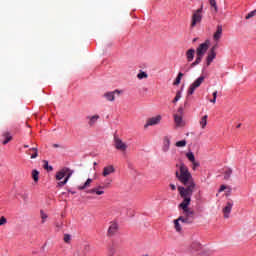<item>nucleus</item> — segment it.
I'll use <instances>...</instances> for the list:
<instances>
[{
	"mask_svg": "<svg viewBox=\"0 0 256 256\" xmlns=\"http://www.w3.org/2000/svg\"><path fill=\"white\" fill-rule=\"evenodd\" d=\"M39 153L38 152H34L32 155H31V159H37Z\"/></svg>",
	"mask_w": 256,
	"mask_h": 256,
	"instance_id": "nucleus-39",
	"label": "nucleus"
},
{
	"mask_svg": "<svg viewBox=\"0 0 256 256\" xmlns=\"http://www.w3.org/2000/svg\"><path fill=\"white\" fill-rule=\"evenodd\" d=\"M89 251H91V246L87 244L84 246V253H89Z\"/></svg>",
	"mask_w": 256,
	"mask_h": 256,
	"instance_id": "nucleus-37",
	"label": "nucleus"
},
{
	"mask_svg": "<svg viewBox=\"0 0 256 256\" xmlns=\"http://www.w3.org/2000/svg\"><path fill=\"white\" fill-rule=\"evenodd\" d=\"M97 165V162H94V166Z\"/></svg>",
	"mask_w": 256,
	"mask_h": 256,
	"instance_id": "nucleus-51",
	"label": "nucleus"
},
{
	"mask_svg": "<svg viewBox=\"0 0 256 256\" xmlns=\"http://www.w3.org/2000/svg\"><path fill=\"white\" fill-rule=\"evenodd\" d=\"M69 193H72V195H75V191L68 190Z\"/></svg>",
	"mask_w": 256,
	"mask_h": 256,
	"instance_id": "nucleus-48",
	"label": "nucleus"
},
{
	"mask_svg": "<svg viewBox=\"0 0 256 256\" xmlns=\"http://www.w3.org/2000/svg\"><path fill=\"white\" fill-rule=\"evenodd\" d=\"M186 157L187 159H189V161L192 163V162H195V154H193V152H188L186 153Z\"/></svg>",
	"mask_w": 256,
	"mask_h": 256,
	"instance_id": "nucleus-28",
	"label": "nucleus"
},
{
	"mask_svg": "<svg viewBox=\"0 0 256 256\" xmlns=\"http://www.w3.org/2000/svg\"><path fill=\"white\" fill-rule=\"evenodd\" d=\"M207 119H209L208 115H204L200 120V125L202 129H205L207 127Z\"/></svg>",
	"mask_w": 256,
	"mask_h": 256,
	"instance_id": "nucleus-23",
	"label": "nucleus"
},
{
	"mask_svg": "<svg viewBox=\"0 0 256 256\" xmlns=\"http://www.w3.org/2000/svg\"><path fill=\"white\" fill-rule=\"evenodd\" d=\"M183 201L178 205L179 209H182L183 215L178 218V221L181 223H186L187 225H191L195 221V211L190 209L191 205V197L182 198Z\"/></svg>",
	"mask_w": 256,
	"mask_h": 256,
	"instance_id": "nucleus-2",
	"label": "nucleus"
},
{
	"mask_svg": "<svg viewBox=\"0 0 256 256\" xmlns=\"http://www.w3.org/2000/svg\"><path fill=\"white\" fill-rule=\"evenodd\" d=\"M117 231H119V224L117 222H111L108 228L107 236L113 237L117 235Z\"/></svg>",
	"mask_w": 256,
	"mask_h": 256,
	"instance_id": "nucleus-7",
	"label": "nucleus"
},
{
	"mask_svg": "<svg viewBox=\"0 0 256 256\" xmlns=\"http://www.w3.org/2000/svg\"><path fill=\"white\" fill-rule=\"evenodd\" d=\"M24 147L27 149V147H29V145H24Z\"/></svg>",
	"mask_w": 256,
	"mask_h": 256,
	"instance_id": "nucleus-49",
	"label": "nucleus"
},
{
	"mask_svg": "<svg viewBox=\"0 0 256 256\" xmlns=\"http://www.w3.org/2000/svg\"><path fill=\"white\" fill-rule=\"evenodd\" d=\"M210 7H212V9H214L215 13H219V7L217 6V1L216 0H208Z\"/></svg>",
	"mask_w": 256,
	"mask_h": 256,
	"instance_id": "nucleus-21",
	"label": "nucleus"
},
{
	"mask_svg": "<svg viewBox=\"0 0 256 256\" xmlns=\"http://www.w3.org/2000/svg\"><path fill=\"white\" fill-rule=\"evenodd\" d=\"M210 42L209 40H206L204 43L200 44L198 48L196 49V60L190 65V67H196V65H199L201 61H203V57L209 50Z\"/></svg>",
	"mask_w": 256,
	"mask_h": 256,
	"instance_id": "nucleus-4",
	"label": "nucleus"
},
{
	"mask_svg": "<svg viewBox=\"0 0 256 256\" xmlns=\"http://www.w3.org/2000/svg\"><path fill=\"white\" fill-rule=\"evenodd\" d=\"M256 15V11H251L250 13L247 14V16L245 17V19H251V17H255Z\"/></svg>",
	"mask_w": 256,
	"mask_h": 256,
	"instance_id": "nucleus-34",
	"label": "nucleus"
},
{
	"mask_svg": "<svg viewBox=\"0 0 256 256\" xmlns=\"http://www.w3.org/2000/svg\"><path fill=\"white\" fill-rule=\"evenodd\" d=\"M40 215H41L42 223H45V219H47L48 217L47 214L45 213V211L41 210Z\"/></svg>",
	"mask_w": 256,
	"mask_h": 256,
	"instance_id": "nucleus-33",
	"label": "nucleus"
},
{
	"mask_svg": "<svg viewBox=\"0 0 256 256\" xmlns=\"http://www.w3.org/2000/svg\"><path fill=\"white\" fill-rule=\"evenodd\" d=\"M231 209H233V202H227L226 206L223 208L225 219H229V214L231 213Z\"/></svg>",
	"mask_w": 256,
	"mask_h": 256,
	"instance_id": "nucleus-13",
	"label": "nucleus"
},
{
	"mask_svg": "<svg viewBox=\"0 0 256 256\" xmlns=\"http://www.w3.org/2000/svg\"><path fill=\"white\" fill-rule=\"evenodd\" d=\"M44 169H49V162L47 160H44Z\"/></svg>",
	"mask_w": 256,
	"mask_h": 256,
	"instance_id": "nucleus-40",
	"label": "nucleus"
},
{
	"mask_svg": "<svg viewBox=\"0 0 256 256\" xmlns=\"http://www.w3.org/2000/svg\"><path fill=\"white\" fill-rule=\"evenodd\" d=\"M210 103H217V98H213L210 100Z\"/></svg>",
	"mask_w": 256,
	"mask_h": 256,
	"instance_id": "nucleus-44",
	"label": "nucleus"
},
{
	"mask_svg": "<svg viewBox=\"0 0 256 256\" xmlns=\"http://www.w3.org/2000/svg\"><path fill=\"white\" fill-rule=\"evenodd\" d=\"M32 178L34 179L35 183L39 182V171L32 170Z\"/></svg>",
	"mask_w": 256,
	"mask_h": 256,
	"instance_id": "nucleus-27",
	"label": "nucleus"
},
{
	"mask_svg": "<svg viewBox=\"0 0 256 256\" xmlns=\"http://www.w3.org/2000/svg\"><path fill=\"white\" fill-rule=\"evenodd\" d=\"M179 99H181V90L176 92V96L173 99L172 103H177V101H179Z\"/></svg>",
	"mask_w": 256,
	"mask_h": 256,
	"instance_id": "nucleus-30",
	"label": "nucleus"
},
{
	"mask_svg": "<svg viewBox=\"0 0 256 256\" xmlns=\"http://www.w3.org/2000/svg\"><path fill=\"white\" fill-rule=\"evenodd\" d=\"M53 147L57 148V147H59V144H53Z\"/></svg>",
	"mask_w": 256,
	"mask_h": 256,
	"instance_id": "nucleus-47",
	"label": "nucleus"
},
{
	"mask_svg": "<svg viewBox=\"0 0 256 256\" xmlns=\"http://www.w3.org/2000/svg\"><path fill=\"white\" fill-rule=\"evenodd\" d=\"M195 58V49L191 48L188 51H186V59L188 63H191L193 59Z\"/></svg>",
	"mask_w": 256,
	"mask_h": 256,
	"instance_id": "nucleus-16",
	"label": "nucleus"
},
{
	"mask_svg": "<svg viewBox=\"0 0 256 256\" xmlns=\"http://www.w3.org/2000/svg\"><path fill=\"white\" fill-rule=\"evenodd\" d=\"M179 218L174 220V227H175V230L177 231V233H181V231H183V228H181V224H179Z\"/></svg>",
	"mask_w": 256,
	"mask_h": 256,
	"instance_id": "nucleus-24",
	"label": "nucleus"
},
{
	"mask_svg": "<svg viewBox=\"0 0 256 256\" xmlns=\"http://www.w3.org/2000/svg\"><path fill=\"white\" fill-rule=\"evenodd\" d=\"M107 187L109 186H97L96 188L88 190V193H90L91 195H105V191L103 189H107Z\"/></svg>",
	"mask_w": 256,
	"mask_h": 256,
	"instance_id": "nucleus-10",
	"label": "nucleus"
},
{
	"mask_svg": "<svg viewBox=\"0 0 256 256\" xmlns=\"http://www.w3.org/2000/svg\"><path fill=\"white\" fill-rule=\"evenodd\" d=\"M203 81H205V76H200L199 78H197L188 88L187 94L193 95V93H195V89L201 87Z\"/></svg>",
	"mask_w": 256,
	"mask_h": 256,
	"instance_id": "nucleus-6",
	"label": "nucleus"
},
{
	"mask_svg": "<svg viewBox=\"0 0 256 256\" xmlns=\"http://www.w3.org/2000/svg\"><path fill=\"white\" fill-rule=\"evenodd\" d=\"M193 41H197V38H194V40Z\"/></svg>",
	"mask_w": 256,
	"mask_h": 256,
	"instance_id": "nucleus-50",
	"label": "nucleus"
},
{
	"mask_svg": "<svg viewBox=\"0 0 256 256\" xmlns=\"http://www.w3.org/2000/svg\"><path fill=\"white\" fill-rule=\"evenodd\" d=\"M181 79H183V72H179L173 85H179L181 83Z\"/></svg>",
	"mask_w": 256,
	"mask_h": 256,
	"instance_id": "nucleus-26",
	"label": "nucleus"
},
{
	"mask_svg": "<svg viewBox=\"0 0 256 256\" xmlns=\"http://www.w3.org/2000/svg\"><path fill=\"white\" fill-rule=\"evenodd\" d=\"M88 119H90L89 126L93 127V125H95V123H97V119H99V115H94L92 117H88Z\"/></svg>",
	"mask_w": 256,
	"mask_h": 256,
	"instance_id": "nucleus-25",
	"label": "nucleus"
},
{
	"mask_svg": "<svg viewBox=\"0 0 256 256\" xmlns=\"http://www.w3.org/2000/svg\"><path fill=\"white\" fill-rule=\"evenodd\" d=\"M200 165L201 164L199 163V161L194 160V162H192L193 171H195L197 169V167H200Z\"/></svg>",
	"mask_w": 256,
	"mask_h": 256,
	"instance_id": "nucleus-32",
	"label": "nucleus"
},
{
	"mask_svg": "<svg viewBox=\"0 0 256 256\" xmlns=\"http://www.w3.org/2000/svg\"><path fill=\"white\" fill-rule=\"evenodd\" d=\"M231 175H233V169L228 168V169L224 172V179H225V181H229V179H231Z\"/></svg>",
	"mask_w": 256,
	"mask_h": 256,
	"instance_id": "nucleus-22",
	"label": "nucleus"
},
{
	"mask_svg": "<svg viewBox=\"0 0 256 256\" xmlns=\"http://www.w3.org/2000/svg\"><path fill=\"white\" fill-rule=\"evenodd\" d=\"M111 173H115V167H113V165L104 167L102 172L103 177H107L108 175H111Z\"/></svg>",
	"mask_w": 256,
	"mask_h": 256,
	"instance_id": "nucleus-15",
	"label": "nucleus"
},
{
	"mask_svg": "<svg viewBox=\"0 0 256 256\" xmlns=\"http://www.w3.org/2000/svg\"><path fill=\"white\" fill-rule=\"evenodd\" d=\"M216 49H217V46H213L210 49V52L208 53V55L206 57L207 66L211 65V63H213V60L215 59V57H217V52H215Z\"/></svg>",
	"mask_w": 256,
	"mask_h": 256,
	"instance_id": "nucleus-8",
	"label": "nucleus"
},
{
	"mask_svg": "<svg viewBox=\"0 0 256 256\" xmlns=\"http://www.w3.org/2000/svg\"><path fill=\"white\" fill-rule=\"evenodd\" d=\"M71 175H73V170L69 168H63L60 171H58L56 173V180L60 182L57 183L56 187L58 189H61V187H65L69 179H71ZM61 179H64V181H61Z\"/></svg>",
	"mask_w": 256,
	"mask_h": 256,
	"instance_id": "nucleus-3",
	"label": "nucleus"
},
{
	"mask_svg": "<svg viewBox=\"0 0 256 256\" xmlns=\"http://www.w3.org/2000/svg\"><path fill=\"white\" fill-rule=\"evenodd\" d=\"M174 121L176 124V127H183V117L181 115H174Z\"/></svg>",
	"mask_w": 256,
	"mask_h": 256,
	"instance_id": "nucleus-18",
	"label": "nucleus"
},
{
	"mask_svg": "<svg viewBox=\"0 0 256 256\" xmlns=\"http://www.w3.org/2000/svg\"><path fill=\"white\" fill-rule=\"evenodd\" d=\"M201 21H203V4L193 12L190 27H196Z\"/></svg>",
	"mask_w": 256,
	"mask_h": 256,
	"instance_id": "nucleus-5",
	"label": "nucleus"
},
{
	"mask_svg": "<svg viewBox=\"0 0 256 256\" xmlns=\"http://www.w3.org/2000/svg\"><path fill=\"white\" fill-rule=\"evenodd\" d=\"M254 11L256 12V9Z\"/></svg>",
	"mask_w": 256,
	"mask_h": 256,
	"instance_id": "nucleus-52",
	"label": "nucleus"
},
{
	"mask_svg": "<svg viewBox=\"0 0 256 256\" xmlns=\"http://www.w3.org/2000/svg\"><path fill=\"white\" fill-rule=\"evenodd\" d=\"M91 183H93V179L88 178V179L86 180V182H85L82 186H79V187H78V189H79L80 191H83L84 189H87V187H91Z\"/></svg>",
	"mask_w": 256,
	"mask_h": 256,
	"instance_id": "nucleus-20",
	"label": "nucleus"
},
{
	"mask_svg": "<svg viewBox=\"0 0 256 256\" xmlns=\"http://www.w3.org/2000/svg\"><path fill=\"white\" fill-rule=\"evenodd\" d=\"M70 241H71V235L65 234V235H64V242H65V243H70Z\"/></svg>",
	"mask_w": 256,
	"mask_h": 256,
	"instance_id": "nucleus-35",
	"label": "nucleus"
},
{
	"mask_svg": "<svg viewBox=\"0 0 256 256\" xmlns=\"http://www.w3.org/2000/svg\"><path fill=\"white\" fill-rule=\"evenodd\" d=\"M178 113H180V115H183V107L178 108Z\"/></svg>",
	"mask_w": 256,
	"mask_h": 256,
	"instance_id": "nucleus-42",
	"label": "nucleus"
},
{
	"mask_svg": "<svg viewBox=\"0 0 256 256\" xmlns=\"http://www.w3.org/2000/svg\"><path fill=\"white\" fill-rule=\"evenodd\" d=\"M185 145H187V141L185 140L176 142V147H185Z\"/></svg>",
	"mask_w": 256,
	"mask_h": 256,
	"instance_id": "nucleus-31",
	"label": "nucleus"
},
{
	"mask_svg": "<svg viewBox=\"0 0 256 256\" xmlns=\"http://www.w3.org/2000/svg\"><path fill=\"white\" fill-rule=\"evenodd\" d=\"M7 223V218H5V216H2L1 218H0V226L1 225H5Z\"/></svg>",
	"mask_w": 256,
	"mask_h": 256,
	"instance_id": "nucleus-36",
	"label": "nucleus"
},
{
	"mask_svg": "<svg viewBox=\"0 0 256 256\" xmlns=\"http://www.w3.org/2000/svg\"><path fill=\"white\" fill-rule=\"evenodd\" d=\"M137 77L138 79H147L148 75L147 72L141 71L140 73H138Z\"/></svg>",
	"mask_w": 256,
	"mask_h": 256,
	"instance_id": "nucleus-29",
	"label": "nucleus"
},
{
	"mask_svg": "<svg viewBox=\"0 0 256 256\" xmlns=\"http://www.w3.org/2000/svg\"><path fill=\"white\" fill-rule=\"evenodd\" d=\"M115 94L117 95H121V91L120 90H115L112 92H107L104 94V97L107 99V101H115Z\"/></svg>",
	"mask_w": 256,
	"mask_h": 256,
	"instance_id": "nucleus-12",
	"label": "nucleus"
},
{
	"mask_svg": "<svg viewBox=\"0 0 256 256\" xmlns=\"http://www.w3.org/2000/svg\"><path fill=\"white\" fill-rule=\"evenodd\" d=\"M212 95L214 99H217V91H214Z\"/></svg>",
	"mask_w": 256,
	"mask_h": 256,
	"instance_id": "nucleus-43",
	"label": "nucleus"
},
{
	"mask_svg": "<svg viewBox=\"0 0 256 256\" xmlns=\"http://www.w3.org/2000/svg\"><path fill=\"white\" fill-rule=\"evenodd\" d=\"M2 137H4V141L2 142L3 145H7L10 141H13V136H11L10 132H4L2 134Z\"/></svg>",
	"mask_w": 256,
	"mask_h": 256,
	"instance_id": "nucleus-17",
	"label": "nucleus"
},
{
	"mask_svg": "<svg viewBox=\"0 0 256 256\" xmlns=\"http://www.w3.org/2000/svg\"><path fill=\"white\" fill-rule=\"evenodd\" d=\"M30 151H34V153H38V150H37V148H35V147H34V148H31Z\"/></svg>",
	"mask_w": 256,
	"mask_h": 256,
	"instance_id": "nucleus-45",
	"label": "nucleus"
},
{
	"mask_svg": "<svg viewBox=\"0 0 256 256\" xmlns=\"http://www.w3.org/2000/svg\"><path fill=\"white\" fill-rule=\"evenodd\" d=\"M48 171H53V166H48Z\"/></svg>",
	"mask_w": 256,
	"mask_h": 256,
	"instance_id": "nucleus-46",
	"label": "nucleus"
},
{
	"mask_svg": "<svg viewBox=\"0 0 256 256\" xmlns=\"http://www.w3.org/2000/svg\"><path fill=\"white\" fill-rule=\"evenodd\" d=\"M225 189H227V186L221 185L219 190H218V193H223V191H225Z\"/></svg>",
	"mask_w": 256,
	"mask_h": 256,
	"instance_id": "nucleus-38",
	"label": "nucleus"
},
{
	"mask_svg": "<svg viewBox=\"0 0 256 256\" xmlns=\"http://www.w3.org/2000/svg\"><path fill=\"white\" fill-rule=\"evenodd\" d=\"M171 145V139L169 136H165L163 140V151H167Z\"/></svg>",
	"mask_w": 256,
	"mask_h": 256,
	"instance_id": "nucleus-19",
	"label": "nucleus"
},
{
	"mask_svg": "<svg viewBox=\"0 0 256 256\" xmlns=\"http://www.w3.org/2000/svg\"><path fill=\"white\" fill-rule=\"evenodd\" d=\"M114 145L118 151H127V144H125L120 138H114Z\"/></svg>",
	"mask_w": 256,
	"mask_h": 256,
	"instance_id": "nucleus-9",
	"label": "nucleus"
},
{
	"mask_svg": "<svg viewBox=\"0 0 256 256\" xmlns=\"http://www.w3.org/2000/svg\"><path fill=\"white\" fill-rule=\"evenodd\" d=\"M161 122V115L152 117L150 119L147 120V123L145 124V127H151L153 125H159V123Z\"/></svg>",
	"mask_w": 256,
	"mask_h": 256,
	"instance_id": "nucleus-11",
	"label": "nucleus"
},
{
	"mask_svg": "<svg viewBox=\"0 0 256 256\" xmlns=\"http://www.w3.org/2000/svg\"><path fill=\"white\" fill-rule=\"evenodd\" d=\"M176 167H178V170L175 172L176 178L185 186H178V193L181 199L193 197L196 187L195 181H193V175H191L185 163L177 164Z\"/></svg>",
	"mask_w": 256,
	"mask_h": 256,
	"instance_id": "nucleus-1",
	"label": "nucleus"
},
{
	"mask_svg": "<svg viewBox=\"0 0 256 256\" xmlns=\"http://www.w3.org/2000/svg\"><path fill=\"white\" fill-rule=\"evenodd\" d=\"M170 189L172 191H175L177 189V186H175V184H170Z\"/></svg>",
	"mask_w": 256,
	"mask_h": 256,
	"instance_id": "nucleus-41",
	"label": "nucleus"
},
{
	"mask_svg": "<svg viewBox=\"0 0 256 256\" xmlns=\"http://www.w3.org/2000/svg\"><path fill=\"white\" fill-rule=\"evenodd\" d=\"M221 35H223V26L218 25L217 30L213 35L214 41H219V39H221Z\"/></svg>",
	"mask_w": 256,
	"mask_h": 256,
	"instance_id": "nucleus-14",
	"label": "nucleus"
}]
</instances>
